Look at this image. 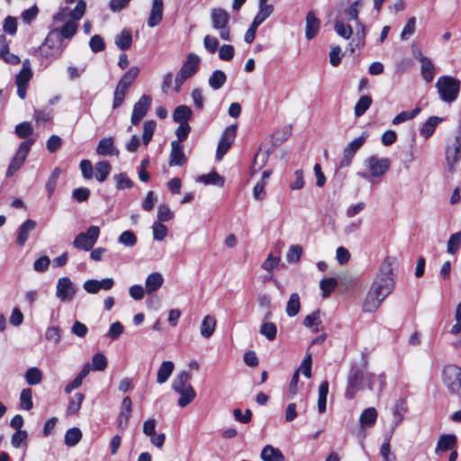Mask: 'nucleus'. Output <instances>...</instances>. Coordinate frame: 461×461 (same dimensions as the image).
I'll return each instance as SVG.
<instances>
[{"instance_id": "1", "label": "nucleus", "mask_w": 461, "mask_h": 461, "mask_svg": "<svg viewBox=\"0 0 461 461\" xmlns=\"http://www.w3.org/2000/svg\"><path fill=\"white\" fill-rule=\"evenodd\" d=\"M393 258H387L382 263L376 279L370 287L363 303V311L375 312L382 302L393 292L394 279L393 275Z\"/></svg>"}, {"instance_id": "2", "label": "nucleus", "mask_w": 461, "mask_h": 461, "mask_svg": "<svg viewBox=\"0 0 461 461\" xmlns=\"http://www.w3.org/2000/svg\"><path fill=\"white\" fill-rule=\"evenodd\" d=\"M86 9L85 1L80 0L76 6L71 9L68 6H64L53 16L54 23H63L59 32L60 38L70 39L77 31V22L84 16Z\"/></svg>"}, {"instance_id": "3", "label": "nucleus", "mask_w": 461, "mask_h": 461, "mask_svg": "<svg viewBox=\"0 0 461 461\" xmlns=\"http://www.w3.org/2000/svg\"><path fill=\"white\" fill-rule=\"evenodd\" d=\"M366 171L357 172L360 178L371 181L373 178L384 176L391 167V160L388 158H378L370 156L364 160Z\"/></svg>"}, {"instance_id": "4", "label": "nucleus", "mask_w": 461, "mask_h": 461, "mask_svg": "<svg viewBox=\"0 0 461 461\" xmlns=\"http://www.w3.org/2000/svg\"><path fill=\"white\" fill-rule=\"evenodd\" d=\"M460 86V80L450 76L439 77L436 83L439 98L448 104L453 103L457 98Z\"/></svg>"}, {"instance_id": "5", "label": "nucleus", "mask_w": 461, "mask_h": 461, "mask_svg": "<svg viewBox=\"0 0 461 461\" xmlns=\"http://www.w3.org/2000/svg\"><path fill=\"white\" fill-rule=\"evenodd\" d=\"M140 73V68L138 67H131L121 77L119 80L113 94V108L116 109L120 107L124 101L125 95L131 87V86L134 83L136 78L138 77Z\"/></svg>"}, {"instance_id": "6", "label": "nucleus", "mask_w": 461, "mask_h": 461, "mask_svg": "<svg viewBox=\"0 0 461 461\" xmlns=\"http://www.w3.org/2000/svg\"><path fill=\"white\" fill-rule=\"evenodd\" d=\"M363 7V0L354 1L347 9L344 10L343 14L347 21L356 22V32L353 41L356 42V46H363L366 38V27L363 23L358 21V14L360 9Z\"/></svg>"}, {"instance_id": "7", "label": "nucleus", "mask_w": 461, "mask_h": 461, "mask_svg": "<svg viewBox=\"0 0 461 461\" xmlns=\"http://www.w3.org/2000/svg\"><path fill=\"white\" fill-rule=\"evenodd\" d=\"M64 49L65 46L62 43V39L59 36V32L52 30L40 47V52L43 58L52 59L60 57Z\"/></svg>"}, {"instance_id": "8", "label": "nucleus", "mask_w": 461, "mask_h": 461, "mask_svg": "<svg viewBox=\"0 0 461 461\" xmlns=\"http://www.w3.org/2000/svg\"><path fill=\"white\" fill-rule=\"evenodd\" d=\"M442 381L450 393L461 396V368L456 365L446 366Z\"/></svg>"}, {"instance_id": "9", "label": "nucleus", "mask_w": 461, "mask_h": 461, "mask_svg": "<svg viewBox=\"0 0 461 461\" xmlns=\"http://www.w3.org/2000/svg\"><path fill=\"white\" fill-rule=\"evenodd\" d=\"M211 20L212 28L219 32L220 37L224 41H230V15L227 11L221 8H212L211 11Z\"/></svg>"}, {"instance_id": "10", "label": "nucleus", "mask_w": 461, "mask_h": 461, "mask_svg": "<svg viewBox=\"0 0 461 461\" xmlns=\"http://www.w3.org/2000/svg\"><path fill=\"white\" fill-rule=\"evenodd\" d=\"M100 235V229L98 226H90L86 232L78 233L73 241L75 248L84 251L90 250L97 241Z\"/></svg>"}, {"instance_id": "11", "label": "nucleus", "mask_w": 461, "mask_h": 461, "mask_svg": "<svg viewBox=\"0 0 461 461\" xmlns=\"http://www.w3.org/2000/svg\"><path fill=\"white\" fill-rule=\"evenodd\" d=\"M446 159L449 171L454 172L456 165L461 159V130L447 144L446 148Z\"/></svg>"}, {"instance_id": "12", "label": "nucleus", "mask_w": 461, "mask_h": 461, "mask_svg": "<svg viewBox=\"0 0 461 461\" xmlns=\"http://www.w3.org/2000/svg\"><path fill=\"white\" fill-rule=\"evenodd\" d=\"M77 294V287L69 277H60L56 285V297L62 303L71 302Z\"/></svg>"}, {"instance_id": "13", "label": "nucleus", "mask_w": 461, "mask_h": 461, "mask_svg": "<svg viewBox=\"0 0 461 461\" xmlns=\"http://www.w3.org/2000/svg\"><path fill=\"white\" fill-rule=\"evenodd\" d=\"M32 142V140H28L21 143L7 168L6 176L8 177H11L23 166Z\"/></svg>"}, {"instance_id": "14", "label": "nucleus", "mask_w": 461, "mask_h": 461, "mask_svg": "<svg viewBox=\"0 0 461 461\" xmlns=\"http://www.w3.org/2000/svg\"><path fill=\"white\" fill-rule=\"evenodd\" d=\"M364 372L357 368H352L348 377V385L345 396L348 399H353L357 392L362 389Z\"/></svg>"}, {"instance_id": "15", "label": "nucleus", "mask_w": 461, "mask_h": 461, "mask_svg": "<svg viewBox=\"0 0 461 461\" xmlns=\"http://www.w3.org/2000/svg\"><path fill=\"white\" fill-rule=\"evenodd\" d=\"M151 97L148 95H143L136 102L132 108V113L131 122L132 124H139L141 120L146 116L151 105Z\"/></svg>"}, {"instance_id": "16", "label": "nucleus", "mask_w": 461, "mask_h": 461, "mask_svg": "<svg viewBox=\"0 0 461 461\" xmlns=\"http://www.w3.org/2000/svg\"><path fill=\"white\" fill-rule=\"evenodd\" d=\"M237 128L238 126L236 124L229 126L222 133V136L219 141L217 151H216V158L217 159H221L222 157L226 154V152L230 148L231 144L233 143L236 133H237Z\"/></svg>"}, {"instance_id": "17", "label": "nucleus", "mask_w": 461, "mask_h": 461, "mask_svg": "<svg viewBox=\"0 0 461 461\" xmlns=\"http://www.w3.org/2000/svg\"><path fill=\"white\" fill-rule=\"evenodd\" d=\"M367 138V133L364 132L358 138L353 140L343 151V158L340 161V167H348L351 163L353 157L356 152L364 145L366 140Z\"/></svg>"}, {"instance_id": "18", "label": "nucleus", "mask_w": 461, "mask_h": 461, "mask_svg": "<svg viewBox=\"0 0 461 461\" xmlns=\"http://www.w3.org/2000/svg\"><path fill=\"white\" fill-rule=\"evenodd\" d=\"M114 285L113 278H104L102 280L89 279L83 284L85 291L91 294H97L100 290L109 291Z\"/></svg>"}, {"instance_id": "19", "label": "nucleus", "mask_w": 461, "mask_h": 461, "mask_svg": "<svg viewBox=\"0 0 461 461\" xmlns=\"http://www.w3.org/2000/svg\"><path fill=\"white\" fill-rule=\"evenodd\" d=\"M457 444V438L454 434H445L440 436L435 448V454L438 457H442L443 454L448 450H455Z\"/></svg>"}, {"instance_id": "20", "label": "nucleus", "mask_w": 461, "mask_h": 461, "mask_svg": "<svg viewBox=\"0 0 461 461\" xmlns=\"http://www.w3.org/2000/svg\"><path fill=\"white\" fill-rule=\"evenodd\" d=\"M186 162V157L184 153L183 147L178 141L171 142V151L169 155L168 164L170 167L183 166Z\"/></svg>"}, {"instance_id": "21", "label": "nucleus", "mask_w": 461, "mask_h": 461, "mask_svg": "<svg viewBox=\"0 0 461 461\" xmlns=\"http://www.w3.org/2000/svg\"><path fill=\"white\" fill-rule=\"evenodd\" d=\"M321 21L313 12H309L305 18V37L308 40L313 39L319 32Z\"/></svg>"}, {"instance_id": "22", "label": "nucleus", "mask_w": 461, "mask_h": 461, "mask_svg": "<svg viewBox=\"0 0 461 461\" xmlns=\"http://www.w3.org/2000/svg\"><path fill=\"white\" fill-rule=\"evenodd\" d=\"M0 59L10 65L20 63V58L9 51V45L5 35H0Z\"/></svg>"}, {"instance_id": "23", "label": "nucleus", "mask_w": 461, "mask_h": 461, "mask_svg": "<svg viewBox=\"0 0 461 461\" xmlns=\"http://www.w3.org/2000/svg\"><path fill=\"white\" fill-rule=\"evenodd\" d=\"M200 63V57L191 52L187 55L186 60L182 65L180 70L191 77L198 71Z\"/></svg>"}, {"instance_id": "24", "label": "nucleus", "mask_w": 461, "mask_h": 461, "mask_svg": "<svg viewBox=\"0 0 461 461\" xmlns=\"http://www.w3.org/2000/svg\"><path fill=\"white\" fill-rule=\"evenodd\" d=\"M164 5L163 0H153L150 14L148 19L149 27L157 26L163 17Z\"/></svg>"}, {"instance_id": "25", "label": "nucleus", "mask_w": 461, "mask_h": 461, "mask_svg": "<svg viewBox=\"0 0 461 461\" xmlns=\"http://www.w3.org/2000/svg\"><path fill=\"white\" fill-rule=\"evenodd\" d=\"M377 420V411L374 407L364 410L359 416L360 429L364 431L366 428L373 427Z\"/></svg>"}, {"instance_id": "26", "label": "nucleus", "mask_w": 461, "mask_h": 461, "mask_svg": "<svg viewBox=\"0 0 461 461\" xmlns=\"http://www.w3.org/2000/svg\"><path fill=\"white\" fill-rule=\"evenodd\" d=\"M32 77V72H25L20 70L15 77V84L17 86V95L21 99H24L26 96V91L28 88L29 81Z\"/></svg>"}, {"instance_id": "27", "label": "nucleus", "mask_w": 461, "mask_h": 461, "mask_svg": "<svg viewBox=\"0 0 461 461\" xmlns=\"http://www.w3.org/2000/svg\"><path fill=\"white\" fill-rule=\"evenodd\" d=\"M163 276L158 272L149 274L145 281V290L147 294H152L158 291L163 285Z\"/></svg>"}, {"instance_id": "28", "label": "nucleus", "mask_w": 461, "mask_h": 461, "mask_svg": "<svg viewBox=\"0 0 461 461\" xmlns=\"http://www.w3.org/2000/svg\"><path fill=\"white\" fill-rule=\"evenodd\" d=\"M216 319L214 316L207 314L203 317L201 326L200 334L204 339H209L214 333L216 328Z\"/></svg>"}, {"instance_id": "29", "label": "nucleus", "mask_w": 461, "mask_h": 461, "mask_svg": "<svg viewBox=\"0 0 461 461\" xmlns=\"http://www.w3.org/2000/svg\"><path fill=\"white\" fill-rule=\"evenodd\" d=\"M174 369L175 364L172 361H163L157 372V383L159 384H165L172 375Z\"/></svg>"}, {"instance_id": "30", "label": "nucleus", "mask_w": 461, "mask_h": 461, "mask_svg": "<svg viewBox=\"0 0 461 461\" xmlns=\"http://www.w3.org/2000/svg\"><path fill=\"white\" fill-rule=\"evenodd\" d=\"M36 227V221L33 220H26L19 228L17 235V244L23 246L27 241L31 231Z\"/></svg>"}, {"instance_id": "31", "label": "nucleus", "mask_w": 461, "mask_h": 461, "mask_svg": "<svg viewBox=\"0 0 461 461\" xmlns=\"http://www.w3.org/2000/svg\"><path fill=\"white\" fill-rule=\"evenodd\" d=\"M260 457L263 461H285V456L279 448L267 445L261 451Z\"/></svg>"}, {"instance_id": "32", "label": "nucleus", "mask_w": 461, "mask_h": 461, "mask_svg": "<svg viewBox=\"0 0 461 461\" xmlns=\"http://www.w3.org/2000/svg\"><path fill=\"white\" fill-rule=\"evenodd\" d=\"M191 379V374L185 370L178 372L173 382H172V389L175 392L181 391L183 389L187 388V386H192L189 384V380Z\"/></svg>"}, {"instance_id": "33", "label": "nucleus", "mask_w": 461, "mask_h": 461, "mask_svg": "<svg viewBox=\"0 0 461 461\" xmlns=\"http://www.w3.org/2000/svg\"><path fill=\"white\" fill-rule=\"evenodd\" d=\"M193 112L187 105L181 104L176 107L173 113V120L176 123H188V120L192 117Z\"/></svg>"}, {"instance_id": "34", "label": "nucleus", "mask_w": 461, "mask_h": 461, "mask_svg": "<svg viewBox=\"0 0 461 461\" xmlns=\"http://www.w3.org/2000/svg\"><path fill=\"white\" fill-rule=\"evenodd\" d=\"M96 153L102 156L107 155H119V151L113 147V138H104L102 139L96 147Z\"/></svg>"}, {"instance_id": "35", "label": "nucleus", "mask_w": 461, "mask_h": 461, "mask_svg": "<svg viewBox=\"0 0 461 461\" xmlns=\"http://www.w3.org/2000/svg\"><path fill=\"white\" fill-rule=\"evenodd\" d=\"M227 76L220 69L212 71L208 78V84L213 90H218L223 86L226 83Z\"/></svg>"}, {"instance_id": "36", "label": "nucleus", "mask_w": 461, "mask_h": 461, "mask_svg": "<svg viewBox=\"0 0 461 461\" xmlns=\"http://www.w3.org/2000/svg\"><path fill=\"white\" fill-rule=\"evenodd\" d=\"M442 121L440 117L431 116L425 122L420 129V135L428 140L435 131L437 125Z\"/></svg>"}, {"instance_id": "37", "label": "nucleus", "mask_w": 461, "mask_h": 461, "mask_svg": "<svg viewBox=\"0 0 461 461\" xmlns=\"http://www.w3.org/2000/svg\"><path fill=\"white\" fill-rule=\"evenodd\" d=\"M367 379L369 390H377L378 393H380L385 388L386 382L385 375L384 374H380L378 375L369 374L367 375Z\"/></svg>"}, {"instance_id": "38", "label": "nucleus", "mask_w": 461, "mask_h": 461, "mask_svg": "<svg viewBox=\"0 0 461 461\" xmlns=\"http://www.w3.org/2000/svg\"><path fill=\"white\" fill-rule=\"evenodd\" d=\"M176 393L180 395L177 404L181 408H184L191 403L196 396V393L193 386H187V388L177 391Z\"/></svg>"}, {"instance_id": "39", "label": "nucleus", "mask_w": 461, "mask_h": 461, "mask_svg": "<svg viewBox=\"0 0 461 461\" xmlns=\"http://www.w3.org/2000/svg\"><path fill=\"white\" fill-rule=\"evenodd\" d=\"M421 63V75L423 79L429 83L433 80L434 77V65L432 64L431 60L424 56H421L420 59Z\"/></svg>"}, {"instance_id": "40", "label": "nucleus", "mask_w": 461, "mask_h": 461, "mask_svg": "<svg viewBox=\"0 0 461 461\" xmlns=\"http://www.w3.org/2000/svg\"><path fill=\"white\" fill-rule=\"evenodd\" d=\"M329 393V383L322 381L318 390V411L323 413L326 411L327 395Z\"/></svg>"}, {"instance_id": "41", "label": "nucleus", "mask_w": 461, "mask_h": 461, "mask_svg": "<svg viewBox=\"0 0 461 461\" xmlns=\"http://www.w3.org/2000/svg\"><path fill=\"white\" fill-rule=\"evenodd\" d=\"M301 309V303L299 294L294 293L290 295L285 307V312L289 317H294L297 315Z\"/></svg>"}, {"instance_id": "42", "label": "nucleus", "mask_w": 461, "mask_h": 461, "mask_svg": "<svg viewBox=\"0 0 461 461\" xmlns=\"http://www.w3.org/2000/svg\"><path fill=\"white\" fill-rule=\"evenodd\" d=\"M197 181L204 185H214L218 186H222L224 184V178L216 172L201 175L198 176Z\"/></svg>"}, {"instance_id": "43", "label": "nucleus", "mask_w": 461, "mask_h": 461, "mask_svg": "<svg viewBox=\"0 0 461 461\" xmlns=\"http://www.w3.org/2000/svg\"><path fill=\"white\" fill-rule=\"evenodd\" d=\"M82 438V432L78 428H71L67 430L64 436V443L68 447L76 446Z\"/></svg>"}, {"instance_id": "44", "label": "nucleus", "mask_w": 461, "mask_h": 461, "mask_svg": "<svg viewBox=\"0 0 461 461\" xmlns=\"http://www.w3.org/2000/svg\"><path fill=\"white\" fill-rule=\"evenodd\" d=\"M259 11L256 17L254 18L252 23L259 26L263 23L274 12V6L272 5H258Z\"/></svg>"}, {"instance_id": "45", "label": "nucleus", "mask_w": 461, "mask_h": 461, "mask_svg": "<svg viewBox=\"0 0 461 461\" xmlns=\"http://www.w3.org/2000/svg\"><path fill=\"white\" fill-rule=\"evenodd\" d=\"M461 247V231L450 235L447 242V252L455 255Z\"/></svg>"}, {"instance_id": "46", "label": "nucleus", "mask_w": 461, "mask_h": 461, "mask_svg": "<svg viewBox=\"0 0 461 461\" xmlns=\"http://www.w3.org/2000/svg\"><path fill=\"white\" fill-rule=\"evenodd\" d=\"M372 104L369 95H362L355 105L354 113L357 117L362 116Z\"/></svg>"}, {"instance_id": "47", "label": "nucleus", "mask_w": 461, "mask_h": 461, "mask_svg": "<svg viewBox=\"0 0 461 461\" xmlns=\"http://www.w3.org/2000/svg\"><path fill=\"white\" fill-rule=\"evenodd\" d=\"M131 42V33L127 30H123L115 39V44L122 50H128Z\"/></svg>"}, {"instance_id": "48", "label": "nucleus", "mask_w": 461, "mask_h": 461, "mask_svg": "<svg viewBox=\"0 0 461 461\" xmlns=\"http://www.w3.org/2000/svg\"><path fill=\"white\" fill-rule=\"evenodd\" d=\"M25 380L30 385L39 384L42 380V373L38 367H30L25 373Z\"/></svg>"}, {"instance_id": "49", "label": "nucleus", "mask_w": 461, "mask_h": 461, "mask_svg": "<svg viewBox=\"0 0 461 461\" xmlns=\"http://www.w3.org/2000/svg\"><path fill=\"white\" fill-rule=\"evenodd\" d=\"M95 177L99 182H104L111 171V165L107 161H100L95 165Z\"/></svg>"}, {"instance_id": "50", "label": "nucleus", "mask_w": 461, "mask_h": 461, "mask_svg": "<svg viewBox=\"0 0 461 461\" xmlns=\"http://www.w3.org/2000/svg\"><path fill=\"white\" fill-rule=\"evenodd\" d=\"M259 332L268 340H274L276 337L277 329L274 322L264 321L260 326Z\"/></svg>"}, {"instance_id": "51", "label": "nucleus", "mask_w": 461, "mask_h": 461, "mask_svg": "<svg viewBox=\"0 0 461 461\" xmlns=\"http://www.w3.org/2000/svg\"><path fill=\"white\" fill-rule=\"evenodd\" d=\"M84 399L85 395L83 393H75L68 404L67 412L69 414L77 413L78 411L80 410Z\"/></svg>"}, {"instance_id": "52", "label": "nucleus", "mask_w": 461, "mask_h": 461, "mask_svg": "<svg viewBox=\"0 0 461 461\" xmlns=\"http://www.w3.org/2000/svg\"><path fill=\"white\" fill-rule=\"evenodd\" d=\"M157 123L155 121H147L143 124V132H142V142L144 145H148L151 140Z\"/></svg>"}, {"instance_id": "53", "label": "nucleus", "mask_w": 461, "mask_h": 461, "mask_svg": "<svg viewBox=\"0 0 461 461\" xmlns=\"http://www.w3.org/2000/svg\"><path fill=\"white\" fill-rule=\"evenodd\" d=\"M334 30L340 37L346 40H348L353 34L352 27L348 24H346L342 20H338L335 23Z\"/></svg>"}, {"instance_id": "54", "label": "nucleus", "mask_w": 461, "mask_h": 461, "mask_svg": "<svg viewBox=\"0 0 461 461\" xmlns=\"http://www.w3.org/2000/svg\"><path fill=\"white\" fill-rule=\"evenodd\" d=\"M321 324V313L320 311H315L307 316L303 320V325L307 328H314V331L319 330V325Z\"/></svg>"}, {"instance_id": "55", "label": "nucleus", "mask_w": 461, "mask_h": 461, "mask_svg": "<svg viewBox=\"0 0 461 461\" xmlns=\"http://www.w3.org/2000/svg\"><path fill=\"white\" fill-rule=\"evenodd\" d=\"M32 392L30 388H24L22 390L20 394V405L21 408L26 411H30L33 404L32 400Z\"/></svg>"}, {"instance_id": "56", "label": "nucleus", "mask_w": 461, "mask_h": 461, "mask_svg": "<svg viewBox=\"0 0 461 461\" xmlns=\"http://www.w3.org/2000/svg\"><path fill=\"white\" fill-rule=\"evenodd\" d=\"M303 254V248L300 245H292L286 252V260L288 263H296L300 260Z\"/></svg>"}, {"instance_id": "57", "label": "nucleus", "mask_w": 461, "mask_h": 461, "mask_svg": "<svg viewBox=\"0 0 461 461\" xmlns=\"http://www.w3.org/2000/svg\"><path fill=\"white\" fill-rule=\"evenodd\" d=\"M61 174V170L59 167H56L51 172L47 183H46V189L49 194V197H50L56 188L58 179Z\"/></svg>"}, {"instance_id": "58", "label": "nucleus", "mask_w": 461, "mask_h": 461, "mask_svg": "<svg viewBox=\"0 0 461 461\" xmlns=\"http://www.w3.org/2000/svg\"><path fill=\"white\" fill-rule=\"evenodd\" d=\"M420 113V108L416 107L412 112H402L393 119V124H400L408 120L413 119Z\"/></svg>"}, {"instance_id": "59", "label": "nucleus", "mask_w": 461, "mask_h": 461, "mask_svg": "<svg viewBox=\"0 0 461 461\" xmlns=\"http://www.w3.org/2000/svg\"><path fill=\"white\" fill-rule=\"evenodd\" d=\"M153 238L156 240L162 241L167 235V228L160 221H155L152 226Z\"/></svg>"}, {"instance_id": "60", "label": "nucleus", "mask_w": 461, "mask_h": 461, "mask_svg": "<svg viewBox=\"0 0 461 461\" xmlns=\"http://www.w3.org/2000/svg\"><path fill=\"white\" fill-rule=\"evenodd\" d=\"M118 241L125 247H133L137 243V237L133 231L125 230L119 236Z\"/></svg>"}, {"instance_id": "61", "label": "nucleus", "mask_w": 461, "mask_h": 461, "mask_svg": "<svg viewBox=\"0 0 461 461\" xmlns=\"http://www.w3.org/2000/svg\"><path fill=\"white\" fill-rule=\"evenodd\" d=\"M338 281L335 278H325L321 281L320 287L322 291V296L327 297L335 289Z\"/></svg>"}, {"instance_id": "62", "label": "nucleus", "mask_w": 461, "mask_h": 461, "mask_svg": "<svg viewBox=\"0 0 461 461\" xmlns=\"http://www.w3.org/2000/svg\"><path fill=\"white\" fill-rule=\"evenodd\" d=\"M45 339L54 344H59L61 339V330L59 327H48L45 331Z\"/></svg>"}, {"instance_id": "63", "label": "nucleus", "mask_w": 461, "mask_h": 461, "mask_svg": "<svg viewBox=\"0 0 461 461\" xmlns=\"http://www.w3.org/2000/svg\"><path fill=\"white\" fill-rule=\"evenodd\" d=\"M107 366V359L102 353H96L92 358V369L95 371H103Z\"/></svg>"}, {"instance_id": "64", "label": "nucleus", "mask_w": 461, "mask_h": 461, "mask_svg": "<svg viewBox=\"0 0 461 461\" xmlns=\"http://www.w3.org/2000/svg\"><path fill=\"white\" fill-rule=\"evenodd\" d=\"M289 186L292 190H301L304 186V174L302 169L295 170Z\"/></svg>"}]
</instances>
